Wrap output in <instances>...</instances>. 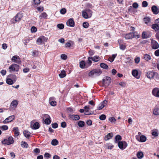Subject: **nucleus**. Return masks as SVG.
<instances>
[{"label":"nucleus","instance_id":"obj_58","mask_svg":"<svg viewBox=\"0 0 159 159\" xmlns=\"http://www.w3.org/2000/svg\"><path fill=\"white\" fill-rule=\"evenodd\" d=\"M142 5L143 7H145L147 6L148 3L147 2L144 1L142 2Z\"/></svg>","mask_w":159,"mask_h":159},{"label":"nucleus","instance_id":"obj_31","mask_svg":"<svg viewBox=\"0 0 159 159\" xmlns=\"http://www.w3.org/2000/svg\"><path fill=\"white\" fill-rule=\"evenodd\" d=\"M153 114L156 116L159 115V107H156L153 110Z\"/></svg>","mask_w":159,"mask_h":159},{"label":"nucleus","instance_id":"obj_26","mask_svg":"<svg viewBox=\"0 0 159 159\" xmlns=\"http://www.w3.org/2000/svg\"><path fill=\"white\" fill-rule=\"evenodd\" d=\"M80 67L81 69H85L87 68L86 67V62L84 61H82L80 62Z\"/></svg>","mask_w":159,"mask_h":159},{"label":"nucleus","instance_id":"obj_49","mask_svg":"<svg viewBox=\"0 0 159 159\" xmlns=\"http://www.w3.org/2000/svg\"><path fill=\"white\" fill-rule=\"evenodd\" d=\"M33 2L34 5H38L40 4L41 2L40 0H34Z\"/></svg>","mask_w":159,"mask_h":159},{"label":"nucleus","instance_id":"obj_20","mask_svg":"<svg viewBox=\"0 0 159 159\" xmlns=\"http://www.w3.org/2000/svg\"><path fill=\"white\" fill-rule=\"evenodd\" d=\"M34 122L33 121H32L31 123V127L33 129H39L40 127V125L38 122H36L34 123L33 125H32L33 123Z\"/></svg>","mask_w":159,"mask_h":159},{"label":"nucleus","instance_id":"obj_5","mask_svg":"<svg viewBox=\"0 0 159 159\" xmlns=\"http://www.w3.org/2000/svg\"><path fill=\"white\" fill-rule=\"evenodd\" d=\"M14 142L13 138L11 137H9L7 139H4L2 142V143L4 145H10L12 144Z\"/></svg>","mask_w":159,"mask_h":159},{"label":"nucleus","instance_id":"obj_46","mask_svg":"<svg viewBox=\"0 0 159 159\" xmlns=\"http://www.w3.org/2000/svg\"><path fill=\"white\" fill-rule=\"evenodd\" d=\"M89 26V23L87 22H84L83 24V26L85 28H87Z\"/></svg>","mask_w":159,"mask_h":159},{"label":"nucleus","instance_id":"obj_12","mask_svg":"<svg viewBox=\"0 0 159 159\" xmlns=\"http://www.w3.org/2000/svg\"><path fill=\"white\" fill-rule=\"evenodd\" d=\"M23 16L22 13L19 12L16 15L13 19H14L16 22H19L22 18Z\"/></svg>","mask_w":159,"mask_h":159},{"label":"nucleus","instance_id":"obj_54","mask_svg":"<svg viewBox=\"0 0 159 159\" xmlns=\"http://www.w3.org/2000/svg\"><path fill=\"white\" fill-rule=\"evenodd\" d=\"M90 108V106H85L84 107V109L85 112H88Z\"/></svg>","mask_w":159,"mask_h":159},{"label":"nucleus","instance_id":"obj_56","mask_svg":"<svg viewBox=\"0 0 159 159\" xmlns=\"http://www.w3.org/2000/svg\"><path fill=\"white\" fill-rule=\"evenodd\" d=\"M134 61L136 63L138 64L140 61V58L139 57H136L134 59Z\"/></svg>","mask_w":159,"mask_h":159},{"label":"nucleus","instance_id":"obj_23","mask_svg":"<svg viewBox=\"0 0 159 159\" xmlns=\"http://www.w3.org/2000/svg\"><path fill=\"white\" fill-rule=\"evenodd\" d=\"M136 138L138 140L142 142H145L146 141L147 139L146 137L143 135L140 136L139 140V138L138 136L136 135Z\"/></svg>","mask_w":159,"mask_h":159},{"label":"nucleus","instance_id":"obj_47","mask_svg":"<svg viewBox=\"0 0 159 159\" xmlns=\"http://www.w3.org/2000/svg\"><path fill=\"white\" fill-rule=\"evenodd\" d=\"M57 27L60 29L61 30L64 28V25L63 24H59L57 25Z\"/></svg>","mask_w":159,"mask_h":159},{"label":"nucleus","instance_id":"obj_22","mask_svg":"<svg viewBox=\"0 0 159 159\" xmlns=\"http://www.w3.org/2000/svg\"><path fill=\"white\" fill-rule=\"evenodd\" d=\"M66 25L67 26L73 27L75 25V22L72 18L69 19L66 22Z\"/></svg>","mask_w":159,"mask_h":159},{"label":"nucleus","instance_id":"obj_14","mask_svg":"<svg viewBox=\"0 0 159 159\" xmlns=\"http://www.w3.org/2000/svg\"><path fill=\"white\" fill-rule=\"evenodd\" d=\"M151 36V34L149 31H144L142 34V38L143 39H147L150 38Z\"/></svg>","mask_w":159,"mask_h":159},{"label":"nucleus","instance_id":"obj_62","mask_svg":"<svg viewBox=\"0 0 159 159\" xmlns=\"http://www.w3.org/2000/svg\"><path fill=\"white\" fill-rule=\"evenodd\" d=\"M86 7L88 8H92V5L90 3H87L85 5Z\"/></svg>","mask_w":159,"mask_h":159},{"label":"nucleus","instance_id":"obj_18","mask_svg":"<svg viewBox=\"0 0 159 159\" xmlns=\"http://www.w3.org/2000/svg\"><path fill=\"white\" fill-rule=\"evenodd\" d=\"M107 103V101L106 100H104L100 103L97 107V110H99L102 109Z\"/></svg>","mask_w":159,"mask_h":159},{"label":"nucleus","instance_id":"obj_35","mask_svg":"<svg viewBox=\"0 0 159 159\" xmlns=\"http://www.w3.org/2000/svg\"><path fill=\"white\" fill-rule=\"evenodd\" d=\"M152 28L155 31L158 30H159V25L157 24L156 23L155 24H153L152 25Z\"/></svg>","mask_w":159,"mask_h":159},{"label":"nucleus","instance_id":"obj_64","mask_svg":"<svg viewBox=\"0 0 159 159\" xmlns=\"http://www.w3.org/2000/svg\"><path fill=\"white\" fill-rule=\"evenodd\" d=\"M155 55L157 56H159V49L156 50L154 52Z\"/></svg>","mask_w":159,"mask_h":159},{"label":"nucleus","instance_id":"obj_7","mask_svg":"<svg viewBox=\"0 0 159 159\" xmlns=\"http://www.w3.org/2000/svg\"><path fill=\"white\" fill-rule=\"evenodd\" d=\"M119 148L121 150H123L126 147L127 144L125 141H119L118 143Z\"/></svg>","mask_w":159,"mask_h":159},{"label":"nucleus","instance_id":"obj_9","mask_svg":"<svg viewBox=\"0 0 159 159\" xmlns=\"http://www.w3.org/2000/svg\"><path fill=\"white\" fill-rule=\"evenodd\" d=\"M136 35L134 33H129L126 34L124 37L126 39H132L136 36ZM138 37H139V35H136Z\"/></svg>","mask_w":159,"mask_h":159},{"label":"nucleus","instance_id":"obj_11","mask_svg":"<svg viewBox=\"0 0 159 159\" xmlns=\"http://www.w3.org/2000/svg\"><path fill=\"white\" fill-rule=\"evenodd\" d=\"M11 60L14 63H16L18 64H20L21 63L20 59L18 56L16 55L12 57Z\"/></svg>","mask_w":159,"mask_h":159},{"label":"nucleus","instance_id":"obj_51","mask_svg":"<svg viewBox=\"0 0 159 159\" xmlns=\"http://www.w3.org/2000/svg\"><path fill=\"white\" fill-rule=\"evenodd\" d=\"M120 49L124 50L126 48V46L125 44H121L120 45Z\"/></svg>","mask_w":159,"mask_h":159},{"label":"nucleus","instance_id":"obj_33","mask_svg":"<svg viewBox=\"0 0 159 159\" xmlns=\"http://www.w3.org/2000/svg\"><path fill=\"white\" fill-rule=\"evenodd\" d=\"M152 135L155 137H157L158 136V130L157 129H154L152 131Z\"/></svg>","mask_w":159,"mask_h":159},{"label":"nucleus","instance_id":"obj_48","mask_svg":"<svg viewBox=\"0 0 159 159\" xmlns=\"http://www.w3.org/2000/svg\"><path fill=\"white\" fill-rule=\"evenodd\" d=\"M66 12V9L65 8H63L61 9L60 13L61 14L64 15L65 14Z\"/></svg>","mask_w":159,"mask_h":159},{"label":"nucleus","instance_id":"obj_16","mask_svg":"<svg viewBox=\"0 0 159 159\" xmlns=\"http://www.w3.org/2000/svg\"><path fill=\"white\" fill-rule=\"evenodd\" d=\"M14 115H12L6 118L3 122L4 124H7L12 121L15 118Z\"/></svg>","mask_w":159,"mask_h":159},{"label":"nucleus","instance_id":"obj_4","mask_svg":"<svg viewBox=\"0 0 159 159\" xmlns=\"http://www.w3.org/2000/svg\"><path fill=\"white\" fill-rule=\"evenodd\" d=\"M102 73L101 70L96 69L91 71L89 74V75L90 76H98L100 75Z\"/></svg>","mask_w":159,"mask_h":159},{"label":"nucleus","instance_id":"obj_3","mask_svg":"<svg viewBox=\"0 0 159 159\" xmlns=\"http://www.w3.org/2000/svg\"><path fill=\"white\" fill-rule=\"evenodd\" d=\"M9 78L6 80L7 83L9 84H13L16 80V77L15 75H11L8 76Z\"/></svg>","mask_w":159,"mask_h":159},{"label":"nucleus","instance_id":"obj_42","mask_svg":"<svg viewBox=\"0 0 159 159\" xmlns=\"http://www.w3.org/2000/svg\"><path fill=\"white\" fill-rule=\"evenodd\" d=\"M115 142L116 143H117V142H119L121 140L122 138L121 136L120 135H116L115 137Z\"/></svg>","mask_w":159,"mask_h":159},{"label":"nucleus","instance_id":"obj_21","mask_svg":"<svg viewBox=\"0 0 159 159\" xmlns=\"http://www.w3.org/2000/svg\"><path fill=\"white\" fill-rule=\"evenodd\" d=\"M44 117L46 118L44 120L45 123L47 125H49L51 123V118L49 116L48 114H45L43 116Z\"/></svg>","mask_w":159,"mask_h":159},{"label":"nucleus","instance_id":"obj_40","mask_svg":"<svg viewBox=\"0 0 159 159\" xmlns=\"http://www.w3.org/2000/svg\"><path fill=\"white\" fill-rule=\"evenodd\" d=\"M91 57L92 58V60L95 62H97L100 60V57L98 56H94L93 57Z\"/></svg>","mask_w":159,"mask_h":159},{"label":"nucleus","instance_id":"obj_53","mask_svg":"<svg viewBox=\"0 0 159 159\" xmlns=\"http://www.w3.org/2000/svg\"><path fill=\"white\" fill-rule=\"evenodd\" d=\"M30 70V69L28 67H26L25 68H24L23 70V72L24 73H27L28 72H29Z\"/></svg>","mask_w":159,"mask_h":159},{"label":"nucleus","instance_id":"obj_19","mask_svg":"<svg viewBox=\"0 0 159 159\" xmlns=\"http://www.w3.org/2000/svg\"><path fill=\"white\" fill-rule=\"evenodd\" d=\"M132 74L133 76L137 79H139L140 77V75L139 74L137 70H133L132 71Z\"/></svg>","mask_w":159,"mask_h":159},{"label":"nucleus","instance_id":"obj_25","mask_svg":"<svg viewBox=\"0 0 159 159\" xmlns=\"http://www.w3.org/2000/svg\"><path fill=\"white\" fill-rule=\"evenodd\" d=\"M54 98L53 97H51L49 98V103L52 106H55L57 105V102L53 100Z\"/></svg>","mask_w":159,"mask_h":159},{"label":"nucleus","instance_id":"obj_44","mask_svg":"<svg viewBox=\"0 0 159 159\" xmlns=\"http://www.w3.org/2000/svg\"><path fill=\"white\" fill-rule=\"evenodd\" d=\"M85 124V123L84 121H79L78 123V126L80 127H83Z\"/></svg>","mask_w":159,"mask_h":159},{"label":"nucleus","instance_id":"obj_38","mask_svg":"<svg viewBox=\"0 0 159 159\" xmlns=\"http://www.w3.org/2000/svg\"><path fill=\"white\" fill-rule=\"evenodd\" d=\"M21 146L23 148H27L28 147V145L27 143L25 141H22L21 142Z\"/></svg>","mask_w":159,"mask_h":159},{"label":"nucleus","instance_id":"obj_37","mask_svg":"<svg viewBox=\"0 0 159 159\" xmlns=\"http://www.w3.org/2000/svg\"><path fill=\"white\" fill-rule=\"evenodd\" d=\"M59 75L61 78L64 77L66 75L65 71L63 70H61V73L59 74Z\"/></svg>","mask_w":159,"mask_h":159},{"label":"nucleus","instance_id":"obj_41","mask_svg":"<svg viewBox=\"0 0 159 159\" xmlns=\"http://www.w3.org/2000/svg\"><path fill=\"white\" fill-rule=\"evenodd\" d=\"M100 66L101 68L104 69H107L108 67L107 65L103 63H101L100 64Z\"/></svg>","mask_w":159,"mask_h":159},{"label":"nucleus","instance_id":"obj_55","mask_svg":"<svg viewBox=\"0 0 159 159\" xmlns=\"http://www.w3.org/2000/svg\"><path fill=\"white\" fill-rule=\"evenodd\" d=\"M52 127L54 129L57 128L58 127V125L57 123H54L52 124Z\"/></svg>","mask_w":159,"mask_h":159},{"label":"nucleus","instance_id":"obj_28","mask_svg":"<svg viewBox=\"0 0 159 159\" xmlns=\"http://www.w3.org/2000/svg\"><path fill=\"white\" fill-rule=\"evenodd\" d=\"M113 136V134L112 133H108L104 137V139L106 141L108 140L111 139Z\"/></svg>","mask_w":159,"mask_h":159},{"label":"nucleus","instance_id":"obj_8","mask_svg":"<svg viewBox=\"0 0 159 159\" xmlns=\"http://www.w3.org/2000/svg\"><path fill=\"white\" fill-rule=\"evenodd\" d=\"M48 39L43 36H40L37 39V42L39 44H41L46 42Z\"/></svg>","mask_w":159,"mask_h":159},{"label":"nucleus","instance_id":"obj_61","mask_svg":"<svg viewBox=\"0 0 159 159\" xmlns=\"http://www.w3.org/2000/svg\"><path fill=\"white\" fill-rule=\"evenodd\" d=\"M37 9L40 12H41L43 10V8L42 7H39L37 8Z\"/></svg>","mask_w":159,"mask_h":159},{"label":"nucleus","instance_id":"obj_39","mask_svg":"<svg viewBox=\"0 0 159 159\" xmlns=\"http://www.w3.org/2000/svg\"><path fill=\"white\" fill-rule=\"evenodd\" d=\"M58 141L56 139H53L51 142V144L53 146H56L58 144Z\"/></svg>","mask_w":159,"mask_h":159},{"label":"nucleus","instance_id":"obj_50","mask_svg":"<svg viewBox=\"0 0 159 159\" xmlns=\"http://www.w3.org/2000/svg\"><path fill=\"white\" fill-rule=\"evenodd\" d=\"M109 120L111 123H115L116 121V119L113 117H110L109 119Z\"/></svg>","mask_w":159,"mask_h":159},{"label":"nucleus","instance_id":"obj_30","mask_svg":"<svg viewBox=\"0 0 159 159\" xmlns=\"http://www.w3.org/2000/svg\"><path fill=\"white\" fill-rule=\"evenodd\" d=\"M23 134L27 138H29L30 136L31 133L27 130H25L23 131Z\"/></svg>","mask_w":159,"mask_h":159},{"label":"nucleus","instance_id":"obj_29","mask_svg":"<svg viewBox=\"0 0 159 159\" xmlns=\"http://www.w3.org/2000/svg\"><path fill=\"white\" fill-rule=\"evenodd\" d=\"M144 21L145 23L148 25H151L150 19L148 17H145L144 18Z\"/></svg>","mask_w":159,"mask_h":159},{"label":"nucleus","instance_id":"obj_60","mask_svg":"<svg viewBox=\"0 0 159 159\" xmlns=\"http://www.w3.org/2000/svg\"><path fill=\"white\" fill-rule=\"evenodd\" d=\"M61 58L63 60H66L67 58V56L66 55L62 54L61 56Z\"/></svg>","mask_w":159,"mask_h":159},{"label":"nucleus","instance_id":"obj_32","mask_svg":"<svg viewBox=\"0 0 159 159\" xmlns=\"http://www.w3.org/2000/svg\"><path fill=\"white\" fill-rule=\"evenodd\" d=\"M48 15L46 13L43 12L39 16V18L40 19H46Z\"/></svg>","mask_w":159,"mask_h":159},{"label":"nucleus","instance_id":"obj_34","mask_svg":"<svg viewBox=\"0 0 159 159\" xmlns=\"http://www.w3.org/2000/svg\"><path fill=\"white\" fill-rule=\"evenodd\" d=\"M92 58L91 57H89L87 62L86 63V67H88L91 66L92 64Z\"/></svg>","mask_w":159,"mask_h":159},{"label":"nucleus","instance_id":"obj_36","mask_svg":"<svg viewBox=\"0 0 159 159\" xmlns=\"http://www.w3.org/2000/svg\"><path fill=\"white\" fill-rule=\"evenodd\" d=\"M143 58L146 61H148L151 59V56L148 54H145L143 56Z\"/></svg>","mask_w":159,"mask_h":159},{"label":"nucleus","instance_id":"obj_43","mask_svg":"<svg viewBox=\"0 0 159 159\" xmlns=\"http://www.w3.org/2000/svg\"><path fill=\"white\" fill-rule=\"evenodd\" d=\"M137 156L139 158H142L143 156V152H139L137 154Z\"/></svg>","mask_w":159,"mask_h":159},{"label":"nucleus","instance_id":"obj_2","mask_svg":"<svg viewBox=\"0 0 159 159\" xmlns=\"http://www.w3.org/2000/svg\"><path fill=\"white\" fill-rule=\"evenodd\" d=\"M20 66L17 64L13 63L8 68L10 73L18 72Z\"/></svg>","mask_w":159,"mask_h":159},{"label":"nucleus","instance_id":"obj_57","mask_svg":"<svg viewBox=\"0 0 159 159\" xmlns=\"http://www.w3.org/2000/svg\"><path fill=\"white\" fill-rule=\"evenodd\" d=\"M31 30L32 32H35L37 30V29L36 27L34 26H33L31 29Z\"/></svg>","mask_w":159,"mask_h":159},{"label":"nucleus","instance_id":"obj_1","mask_svg":"<svg viewBox=\"0 0 159 159\" xmlns=\"http://www.w3.org/2000/svg\"><path fill=\"white\" fill-rule=\"evenodd\" d=\"M92 13L93 12L91 10L86 9L82 11V15L84 18L87 19L91 17Z\"/></svg>","mask_w":159,"mask_h":159},{"label":"nucleus","instance_id":"obj_45","mask_svg":"<svg viewBox=\"0 0 159 159\" xmlns=\"http://www.w3.org/2000/svg\"><path fill=\"white\" fill-rule=\"evenodd\" d=\"M0 129L2 130H6L8 129V127L6 125H4L0 126Z\"/></svg>","mask_w":159,"mask_h":159},{"label":"nucleus","instance_id":"obj_59","mask_svg":"<svg viewBox=\"0 0 159 159\" xmlns=\"http://www.w3.org/2000/svg\"><path fill=\"white\" fill-rule=\"evenodd\" d=\"M61 126L62 128H65L66 126V123L65 121L62 122L61 124Z\"/></svg>","mask_w":159,"mask_h":159},{"label":"nucleus","instance_id":"obj_13","mask_svg":"<svg viewBox=\"0 0 159 159\" xmlns=\"http://www.w3.org/2000/svg\"><path fill=\"white\" fill-rule=\"evenodd\" d=\"M18 101L16 100H15L13 101L11 103L10 108L11 109H15L18 105Z\"/></svg>","mask_w":159,"mask_h":159},{"label":"nucleus","instance_id":"obj_17","mask_svg":"<svg viewBox=\"0 0 159 159\" xmlns=\"http://www.w3.org/2000/svg\"><path fill=\"white\" fill-rule=\"evenodd\" d=\"M152 95L156 97H159V88H155L153 89L152 91Z\"/></svg>","mask_w":159,"mask_h":159},{"label":"nucleus","instance_id":"obj_6","mask_svg":"<svg viewBox=\"0 0 159 159\" xmlns=\"http://www.w3.org/2000/svg\"><path fill=\"white\" fill-rule=\"evenodd\" d=\"M111 79L110 77L106 76L104 77L102 79L103 86H107L111 83Z\"/></svg>","mask_w":159,"mask_h":159},{"label":"nucleus","instance_id":"obj_15","mask_svg":"<svg viewBox=\"0 0 159 159\" xmlns=\"http://www.w3.org/2000/svg\"><path fill=\"white\" fill-rule=\"evenodd\" d=\"M151 47L153 49H156L159 48V44L156 41L152 40L151 41Z\"/></svg>","mask_w":159,"mask_h":159},{"label":"nucleus","instance_id":"obj_27","mask_svg":"<svg viewBox=\"0 0 159 159\" xmlns=\"http://www.w3.org/2000/svg\"><path fill=\"white\" fill-rule=\"evenodd\" d=\"M12 131L14 132L15 136L17 137L20 134L18 128L17 127H15L13 128Z\"/></svg>","mask_w":159,"mask_h":159},{"label":"nucleus","instance_id":"obj_24","mask_svg":"<svg viewBox=\"0 0 159 159\" xmlns=\"http://www.w3.org/2000/svg\"><path fill=\"white\" fill-rule=\"evenodd\" d=\"M151 10L153 13L155 14H157L159 13V9L155 5L152 6Z\"/></svg>","mask_w":159,"mask_h":159},{"label":"nucleus","instance_id":"obj_10","mask_svg":"<svg viewBox=\"0 0 159 159\" xmlns=\"http://www.w3.org/2000/svg\"><path fill=\"white\" fill-rule=\"evenodd\" d=\"M158 75V74L157 72L153 71H149L146 74L147 77L150 79L152 78L155 75Z\"/></svg>","mask_w":159,"mask_h":159},{"label":"nucleus","instance_id":"obj_63","mask_svg":"<svg viewBox=\"0 0 159 159\" xmlns=\"http://www.w3.org/2000/svg\"><path fill=\"white\" fill-rule=\"evenodd\" d=\"M80 119V116L78 115H75L74 116V120H78Z\"/></svg>","mask_w":159,"mask_h":159},{"label":"nucleus","instance_id":"obj_52","mask_svg":"<svg viewBox=\"0 0 159 159\" xmlns=\"http://www.w3.org/2000/svg\"><path fill=\"white\" fill-rule=\"evenodd\" d=\"M106 116L104 114H102L99 116V119L101 120H104L106 119Z\"/></svg>","mask_w":159,"mask_h":159}]
</instances>
